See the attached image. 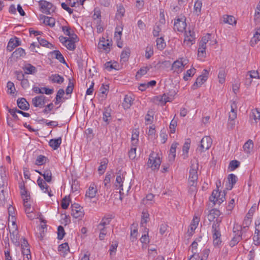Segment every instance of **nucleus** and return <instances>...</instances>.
Returning a JSON list of instances; mask_svg holds the SVG:
<instances>
[{"label":"nucleus","mask_w":260,"mask_h":260,"mask_svg":"<svg viewBox=\"0 0 260 260\" xmlns=\"http://www.w3.org/2000/svg\"><path fill=\"white\" fill-rule=\"evenodd\" d=\"M198 169V164H191L190 169L189 170L188 183L189 186V190L192 192H194L196 190V186L197 184V181L198 178L197 172Z\"/></svg>","instance_id":"1"},{"label":"nucleus","mask_w":260,"mask_h":260,"mask_svg":"<svg viewBox=\"0 0 260 260\" xmlns=\"http://www.w3.org/2000/svg\"><path fill=\"white\" fill-rule=\"evenodd\" d=\"M221 219H216L212 226L213 243L214 246H219L221 243V233L220 231V224Z\"/></svg>","instance_id":"2"},{"label":"nucleus","mask_w":260,"mask_h":260,"mask_svg":"<svg viewBox=\"0 0 260 260\" xmlns=\"http://www.w3.org/2000/svg\"><path fill=\"white\" fill-rule=\"evenodd\" d=\"M161 162L159 154L152 151L149 156L147 166L152 171H157L159 169Z\"/></svg>","instance_id":"3"},{"label":"nucleus","mask_w":260,"mask_h":260,"mask_svg":"<svg viewBox=\"0 0 260 260\" xmlns=\"http://www.w3.org/2000/svg\"><path fill=\"white\" fill-rule=\"evenodd\" d=\"M225 191H219L218 189H215L212 191L211 196L210 197V201L213 203L214 205H220L223 202L225 199Z\"/></svg>","instance_id":"4"},{"label":"nucleus","mask_w":260,"mask_h":260,"mask_svg":"<svg viewBox=\"0 0 260 260\" xmlns=\"http://www.w3.org/2000/svg\"><path fill=\"white\" fill-rule=\"evenodd\" d=\"M186 27V18L184 16L180 15L174 20V29L179 32H183Z\"/></svg>","instance_id":"5"},{"label":"nucleus","mask_w":260,"mask_h":260,"mask_svg":"<svg viewBox=\"0 0 260 260\" xmlns=\"http://www.w3.org/2000/svg\"><path fill=\"white\" fill-rule=\"evenodd\" d=\"M39 6L42 13L50 14L55 10V7L52 3L45 0H41L39 2Z\"/></svg>","instance_id":"6"},{"label":"nucleus","mask_w":260,"mask_h":260,"mask_svg":"<svg viewBox=\"0 0 260 260\" xmlns=\"http://www.w3.org/2000/svg\"><path fill=\"white\" fill-rule=\"evenodd\" d=\"M208 74L209 72L207 70H204L202 75L197 78L196 82L192 85L191 89L195 90L200 87L207 80Z\"/></svg>","instance_id":"7"},{"label":"nucleus","mask_w":260,"mask_h":260,"mask_svg":"<svg viewBox=\"0 0 260 260\" xmlns=\"http://www.w3.org/2000/svg\"><path fill=\"white\" fill-rule=\"evenodd\" d=\"M212 144V140L209 136H206L202 138L201 144L198 150L201 152H204L209 149Z\"/></svg>","instance_id":"8"},{"label":"nucleus","mask_w":260,"mask_h":260,"mask_svg":"<svg viewBox=\"0 0 260 260\" xmlns=\"http://www.w3.org/2000/svg\"><path fill=\"white\" fill-rule=\"evenodd\" d=\"M249 230L248 227L245 226H241L238 224H236L233 227V233L238 232V234L241 235L244 239L247 240L250 237V234H247V232Z\"/></svg>","instance_id":"9"},{"label":"nucleus","mask_w":260,"mask_h":260,"mask_svg":"<svg viewBox=\"0 0 260 260\" xmlns=\"http://www.w3.org/2000/svg\"><path fill=\"white\" fill-rule=\"evenodd\" d=\"M72 212L71 214L73 217L75 218H82L84 216V211L82 207H81L78 204H74L72 205Z\"/></svg>","instance_id":"10"},{"label":"nucleus","mask_w":260,"mask_h":260,"mask_svg":"<svg viewBox=\"0 0 260 260\" xmlns=\"http://www.w3.org/2000/svg\"><path fill=\"white\" fill-rule=\"evenodd\" d=\"M210 250L209 249H204L200 255L199 253H192L188 260H207Z\"/></svg>","instance_id":"11"},{"label":"nucleus","mask_w":260,"mask_h":260,"mask_svg":"<svg viewBox=\"0 0 260 260\" xmlns=\"http://www.w3.org/2000/svg\"><path fill=\"white\" fill-rule=\"evenodd\" d=\"M184 44L190 46L195 42V36L193 31L191 30L186 31L184 34Z\"/></svg>","instance_id":"12"},{"label":"nucleus","mask_w":260,"mask_h":260,"mask_svg":"<svg viewBox=\"0 0 260 260\" xmlns=\"http://www.w3.org/2000/svg\"><path fill=\"white\" fill-rule=\"evenodd\" d=\"M200 220V215H195L188 229V233L189 236L193 234L195 230L198 226Z\"/></svg>","instance_id":"13"},{"label":"nucleus","mask_w":260,"mask_h":260,"mask_svg":"<svg viewBox=\"0 0 260 260\" xmlns=\"http://www.w3.org/2000/svg\"><path fill=\"white\" fill-rule=\"evenodd\" d=\"M45 98L43 95L37 96L32 99V104L35 107L42 108L45 104Z\"/></svg>","instance_id":"14"},{"label":"nucleus","mask_w":260,"mask_h":260,"mask_svg":"<svg viewBox=\"0 0 260 260\" xmlns=\"http://www.w3.org/2000/svg\"><path fill=\"white\" fill-rule=\"evenodd\" d=\"M112 44L109 40H105L104 38H102L99 43L98 47L100 49H103L105 52L108 53L110 51V46Z\"/></svg>","instance_id":"15"},{"label":"nucleus","mask_w":260,"mask_h":260,"mask_svg":"<svg viewBox=\"0 0 260 260\" xmlns=\"http://www.w3.org/2000/svg\"><path fill=\"white\" fill-rule=\"evenodd\" d=\"M8 177L6 169L3 166L0 167V186L8 185Z\"/></svg>","instance_id":"16"},{"label":"nucleus","mask_w":260,"mask_h":260,"mask_svg":"<svg viewBox=\"0 0 260 260\" xmlns=\"http://www.w3.org/2000/svg\"><path fill=\"white\" fill-rule=\"evenodd\" d=\"M46 181H45L41 177H39L37 180V183L41 188V189L44 192H47L49 197L52 196V194H51V191H49V186L46 183Z\"/></svg>","instance_id":"17"},{"label":"nucleus","mask_w":260,"mask_h":260,"mask_svg":"<svg viewBox=\"0 0 260 260\" xmlns=\"http://www.w3.org/2000/svg\"><path fill=\"white\" fill-rule=\"evenodd\" d=\"M184 65L182 61L176 60L172 66V70L177 73H181L184 69Z\"/></svg>","instance_id":"18"},{"label":"nucleus","mask_w":260,"mask_h":260,"mask_svg":"<svg viewBox=\"0 0 260 260\" xmlns=\"http://www.w3.org/2000/svg\"><path fill=\"white\" fill-rule=\"evenodd\" d=\"M221 214V212L219 210L216 209H213L209 211V213L208 215V220L210 221H213L215 218L217 219H221V218H219Z\"/></svg>","instance_id":"19"},{"label":"nucleus","mask_w":260,"mask_h":260,"mask_svg":"<svg viewBox=\"0 0 260 260\" xmlns=\"http://www.w3.org/2000/svg\"><path fill=\"white\" fill-rule=\"evenodd\" d=\"M260 77L257 71L252 70L249 71L246 75V83L251 84V79H259Z\"/></svg>","instance_id":"20"},{"label":"nucleus","mask_w":260,"mask_h":260,"mask_svg":"<svg viewBox=\"0 0 260 260\" xmlns=\"http://www.w3.org/2000/svg\"><path fill=\"white\" fill-rule=\"evenodd\" d=\"M37 172L39 173L41 175L43 176L44 179H45V181H46L48 183L51 182L52 180V173L50 169H47L44 170L43 172H40L39 171L36 170Z\"/></svg>","instance_id":"21"},{"label":"nucleus","mask_w":260,"mask_h":260,"mask_svg":"<svg viewBox=\"0 0 260 260\" xmlns=\"http://www.w3.org/2000/svg\"><path fill=\"white\" fill-rule=\"evenodd\" d=\"M18 107L23 110H27L29 108V104L25 98H19L17 100Z\"/></svg>","instance_id":"22"},{"label":"nucleus","mask_w":260,"mask_h":260,"mask_svg":"<svg viewBox=\"0 0 260 260\" xmlns=\"http://www.w3.org/2000/svg\"><path fill=\"white\" fill-rule=\"evenodd\" d=\"M49 79L52 83H57L58 84L62 83L64 81L63 77L57 74L51 75L49 77Z\"/></svg>","instance_id":"23"},{"label":"nucleus","mask_w":260,"mask_h":260,"mask_svg":"<svg viewBox=\"0 0 260 260\" xmlns=\"http://www.w3.org/2000/svg\"><path fill=\"white\" fill-rule=\"evenodd\" d=\"M124 180V177L122 176L121 174H119L116 176L115 185L117 189H119L120 194H121V191L123 190V182Z\"/></svg>","instance_id":"24"},{"label":"nucleus","mask_w":260,"mask_h":260,"mask_svg":"<svg viewBox=\"0 0 260 260\" xmlns=\"http://www.w3.org/2000/svg\"><path fill=\"white\" fill-rule=\"evenodd\" d=\"M22 69L25 74H35L37 72L36 68L30 63L25 64Z\"/></svg>","instance_id":"25"},{"label":"nucleus","mask_w":260,"mask_h":260,"mask_svg":"<svg viewBox=\"0 0 260 260\" xmlns=\"http://www.w3.org/2000/svg\"><path fill=\"white\" fill-rule=\"evenodd\" d=\"M20 45V42L18 38H15V39H11L8 43L7 46L8 50L11 51H12L15 47L19 46Z\"/></svg>","instance_id":"26"},{"label":"nucleus","mask_w":260,"mask_h":260,"mask_svg":"<svg viewBox=\"0 0 260 260\" xmlns=\"http://www.w3.org/2000/svg\"><path fill=\"white\" fill-rule=\"evenodd\" d=\"M61 142V138L59 137L57 139H51L49 142V145L54 150H56L60 146Z\"/></svg>","instance_id":"27"},{"label":"nucleus","mask_w":260,"mask_h":260,"mask_svg":"<svg viewBox=\"0 0 260 260\" xmlns=\"http://www.w3.org/2000/svg\"><path fill=\"white\" fill-rule=\"evenodd\" d=\"M234 237L230 242V245L231 247H234L237 244L240 240L243 239L241 235L238 234V232L233 233Z\"/></svg>","instance_id":"28"},{"label":"nucleus","mask_w":260,"mask_h":260,"mask_svg":"<svg viewBox=\"0 0 260 260\" xmlns=\"http://www.w3.org/2000/svg\"><path fill=\"white\" fill-rule=\"evenodd\" d=\"M133 103V100L131 96L126 95L122 104V107L125 109H129Z\"/></svg>","instance_id":"29"},{"label":"nucleus","mask_w":260,"mask_h":260,"mask_svg":"<svg viewBox=\"0 0 260 260\" xmlns=\"http://www.w3.org/2000/svg\"><path fill=\"white\" fill-rule=\"evenodd\" d=\"M139 131L138 129H135L132 132L131 141L132 146H137L139 141Z\"/></svg>","instance_id":"30"},{"label":"nucleus","mask_w":260,"mask_h":260,"mask_svg":"<svg viewBox=\"0 0 260 260\" xmlns=\"http://www.w3.org/2000/svg\"><path fill=\"white\" fill-rule=\"evenodd\" d=\"M108 163V160L106 158H104L102 160L100 165L98 168V171L100 174H103L107 167V164Z\"/></svg>","instance_id":"31"},{"label":"nucleus","mask_w":260,"mask_h":260,"mask_svg":"<svg viewBox=\"0 0 260 260\" xmlns=\"http://www.w3.org/2000/svg\"><path fill=\"white\" fill-rule=\"evenodd\" d=\"M243 149L245 152L249 153L253 148V143L251 140H248L243 145Z\"/></svg>","instance_id":"32"},{"label":"nucleus","mask_w":260,"mask_h":260,"mask_svg":"<svg viewBox=\"0 0 260 260\" xmlns=\"http://www.w3.org/2000/svg\"><path fill=\"white\" fill-rule=\"evenodd\" d=\"M154 195L152 193H149L147 194L145 198H144L142 200V203L144 205H151L154 202L153 198Z\"/></svg>","instance_id":"33"},{"label":"nucleus","mask_w":260,"mask_h":260,"mask_svg":"<svg viewBox=\"0 0 260 260\" xmlns=\"http://www.w3.org/2000/svg\"><path fill=\"white\" fill-rule=\"evenodd\" d=\"M10 239L12 242L16 245H19V236L18 231L15 230L12 233L10 232Z\"/></svg>","instance_id":"34"},{"label":"nucleus","mask_w":260,"mask_h":260,"mask_svg":"<svg viewBox=\"0 0 260 260\" xmlns=\"http://www.w3.org/2000/svg\"><path fill=\"white\" fill-rule=\"evenodd\" d=\"M25 55V50L22 48H18L16 50L13 52L12 56L13 57L19 58L21 57L24 56Z\"/></svg>","instance_id":"35"},{"label":"nucleus","mask_w":260,"mask_h":260,"mask_svg":"<svg viewBox=\"0 0 260 260\" xmlns=\"http://www.w3.org/2000/svg\"><path fill=\"white\" fill-rule=\"evenodd\" d=\"M7 189V186H0V201L3 205L7 200L6 198V190Z\"/></svg>","instance_id":"36"},{"label":"nucleus","mask_w":260,"mask_h":260,"mask_svg":"<svg viewBox=\"0 0 260 260\" xmlns=\"http://www.w3.org/2000/svg\"><path fill=\"white\" fill-rule=\"evenodd\" d=\"M156 47L159 50H162L166 46V42L162 37L158 38L156 40Z\"/></svg>","instance_id":"37"},{"label":"nucleus","mask_w":260,"mask_h":260,"mask_svg":"<svg viewBox=\"0 0 260 260\" xmlns=\"http://www.w3.org/2000/svg\"><path fill=\"white\" fill-rule=\"evenodd\" d=\"M228 180L230 185L227 188L231 190L233 187L234 185L236 183L237 177L233 174H231L228 176Z\"/></svg>","instance_id":"38"},{"label":"nucleus","mask_w":260,"mask_h":260,"mask_svg":"<svg viewBox=\"0 0 260 260\" xmlns=\"http://www.w3.org/2000/svg\"><path fill=\"white\" fill-rule=\"evenodd\" d=\"M223 22L231 25H236L237 22L235 17L231 15H224L223 17Z\"/></svg>","instance_id":"39"},{"label":"nucleus","mask_w":260,"mask_h":260,"mask_svg":"<svg viewBox=\"0 0 260 260\" xmlns=\"http://www.w3.org/2000/svg\"><path fill=\"white\" fill-rule=\"evenodd\" d=\"M236 108V105L234 102L231 105V110L229 113V119L232 120H235L237 118V112L235 109Z\"/></svg>","instance_id":"40"},{"label":"nucleus","mask_w":260,"mask_h":260,"mask_svg":"<svg viewBox=\"0 0 260 260\" xmlns=\"http://www.w3.org/2000/svg\"><path fill=\"white\" fill-rule=\"evenodd\" d=\"M23 202L25 212L26 214H29L32 213L34 209L31 208L30 204L28 202V200H27V199H24Z\"/></svg>","instance_id":"41"},{"label":"nucleus","mask_w":260,"mask_h":260,"mask_svg":"<svg viewBox=\"0 0 260 260\" xmlns=\"http://www.w3.org/2000/svg\"><path fill=\"white\" fill-rule=\"evenodd\" d=\"M96 189L93 186H90L86 193V197L89 198H93L95 196Z\"/></svg>","instance_id":"42"},{"label":"nucleus","mask_w":260,"mask_h":260,"mask_svg":"<svg viewBox=\"0 0 260 260\" xmlns=\"http://www.w3.org/2000/svg\"><path fill=\"white\" fill-rule=\"evenodd\" d=\"M58 250L59 252H61L63 253V254H66L68 251H69L70 248L68 243H64L60 244L58 246Z\"/></svg>","instance_id":"43"},{"label":"nucleus","mask_w":260,"mask_h":260,"mask_svg":"<svg viewBox=\"0 0 260 260\" xmlns=\"http://www.w3.org/2000/svg\"><path fill=\"white\" fill-rule=\"evenodd\" d=\"M178 144L174 143L172 144L170 150L169 157L174 159L176 156V150Z\"/></svg>","instance_id":"44"},{"label":"nucleus","mask_w":260,"mask_h":260,"mask_svg":"<svg viewBox=\"0 0 260 260\" xmlns=\"http://www.w3.org/2000/svg\"><path fill=\"white\" fill-rule=\"evenodd\" d=\"M131 53L130 49L126 48L122 51L121 54V60L123 61H126L128 60Z\"/></svg>","instance_id":"45"},{"label":"nucleus","mask_w":260,"mask_h":260,"mask_svg":"<svg viewBox=\"0 0 260 260\" xmlns=\"http://www.w3.org/2000/svg\"><path fill=\"white\" fill-rule=\"evenodd\" d=\"M122 30L123 27L121 26H118L116 27L114 37L115 40H121Z\"/></svg>","instance_id":"46"},{"label":"nucleus","mask_w":260,"mask_h":260,"mask_svg":"<svg viewBox=\"0 0 260 260\" xmlns=\"http://www.w3.org/2000/svg\"><path fill=\"white\" fill-rule=\"evenodd\" d=\"M260 29H258L255 33L254 34L253 38L250 41V44L251 46L255 45L259 41H260V32L258 31Z\"/></svg>","instance_id":"47"},{"label":"nucleus","mask_w":260,"mask_h":260,"mask_svg":"<svg viewBox=\"0 0 260 260\" xmlns=\"http://www.w3.org/2000/svg\"><path fill=\"white\" fill-rule=\"evenodd\" d=\"M43 22L46 25L53 27L55 25V19L52 17L44 16Z\"/></svg>","instance_id":"48"},{"label":"nucleus","mask_w":260,"mask_h":260,"mask_svg":"<svg viewBox=\"0 0 260 260\" xmlns=\"http://www.w3.org/2000/svg\"><path fill=\"white\" fill-rule=\"evenodd\" d=\"M52 54L54 55L55 56V58L58 60L61 63H65V59L59 50H54Z\"/></svg>","instance_id":"49"},{"label":"nucleus","mask_w":260,"mask_h":260,"mask_svg":"<svg viewBox=\"0 0 260 260\" xmlns=\"http://www.w3.org/2000/svg\"><path fill=\"white\" fill-rule=\"evenodd\" d=\"M202 3L201 1H197L194 5V12L197 15H199L201 11Z\"/></svg>","instance_id":"50"},{"label":"nucleus","mask_w":260,"mask_h":260,"mask_svg":"<svg viewBox=\"0 0 260 260\" xmlns=\"http://www.w3.org/2000/svg\"><path fill=\"white\" fill-rule=\"evenodd\" d=\"M250 117L257 122L256 120L260 119V111L258 109L252 110Z\"/></svg>","instance_id":"51"},{"label":"nucleus","mask_w":260,"mask_h":260,"mask_svg":"<svg viewBox=\"0 0 260 260\" xmlns=\"http://www.w3.org/2000/svg\"><path fill=\"white\" fill-rule=\"evenodd\" d=\"M153 48L152 46L149 45L146 47L145 50V57L149 59L153 55Z\"/></svg>","instance_id":"52"},{"label":"nucleus","mask_w":260,"mask_h":260,"mask_svg":"<svg viewBox=\"0 0 260 260\" xmlns=\"http://www.w3.org/2000/svg\"><path fill=\"white\" fill-rule=\"evenodd\" d=\"M190 141L189 140H187L186 141V142L184 143L183 148H182V151L183 152V155H184V158L187 157V154L188 153V150L190 148Z\"/></svg>","instance_id":"53"},{"label":"nucleus","mask_w":260,"mask_h":260,"mask_svg":"<svg viewBox=\"0 0 260 260\" xmlns=\"http://www.w3.org/2000/svg\"><path fill=\"white\" fill-rule=\"evenodd\" d=\"M47 158L44 155H39L36 160V165L40 166L46 163Z\"/></svg>","instance_id":"54"},{"label":"nucleus","mask_w":260,"mask_h":260,"mask_svg":"<svg viewBox=\"0 0 260 260\" xmlns=\"http://www.w3.org/2000/svg\"><path fill=\"white\" fill-rule=\"evenodd\" d=\"M21 251L23 256V258H28L29 259H31V255L29 248H23L21 249Z\"/></svg>","instance_id":"55"},{"label":"nucleus","mask_w":260,"mask_h":260,"mask_svg":"<svg viewBox=\"0 0 260 260\" xmlns=\"http://www.w3.org/2000/svg\"><path fill=\"white\" fill-rule=\"evenodd\" d=\"M19 187L21 189V194L23 200H24V199H27V200H29L30 199V196L27 193V191L25 189L24 184L20 185Z\"/></svg>","instance_id":"56"},{"label":"nucleus","mask_w":260,"mask_h":260,"mask_svg":"<svg viewBox=\"0 0 260 260\" xmlns=\"http://www.w3.org/2000/svg\"><path fill=\"white\" fill-rule=\"evenodd\" d=\"M195 73H196V69L194 68L188 70L186 71V73L184 74V76L183 77V79L185 81H187L188 79V78L190 77L193 76Z\"/></svg>","instance_id":"57"},{"label":"nucleus","mask_w":260,"mask_h":260,"mask_svg":"<svg viewBox=\"0 0 260 260\" xmlns=\"http://www.w3.org/2000/svg\"><path fill=\"white\" fill-rule=\"evenodd\" d=\"M111 177H112L111 173H110L109 172H108L105 176V178L104 180V183L105 186L107 189L109 188L110 186V183Z\"/></svg>","instance_id":"58"},{"label":"nucleus","mask_w":260,"mask_h":260,"mask_svg":"<svg viewBox=\"0 0 260 260\" xmlns=\"http://www.w3.org/2000/svg\"><path fill=\"white\" fill-rule=\"evenodd\" d=\"M38 40L39 41V44L42 46L46 47L47 48H51L53 47V45L49 43L47 40L42 39L40 38H38Z\"/></svg>","instance_id":"59"},{"label":"nucleus","mask_w":260,"mask_h":260,"mask_svg":"<svg viewBox=\"0 0 260 260\" xmlns=\"http://www.w3.org/2000/svg\"><path fill=\"white\" fill-rule=\"evenodd\" d=\"M254 20L256 23H258L260 21V2L256 7Z\"/></svg>","instance_id":"60"},{"label":"nucleus","mask_w":260,"mask_h":260,"mask_svg":"<svg viewBox=\"0 0 260 260\" xmlns=\"http://www.w3.org/2000/svg\"><path fill=\"white\" fill-rule=\"evenodd\" d=\"M198 56L200 59L206 57V49L204 47L199 46L198 50Z\"/></svg>","instance_id":"61"},{"label":"nucleus","mask_w":260,"mask_h":260,"mask_svg":"<svg viewBox=\"0 0 260 260\" xmlns=\"http://www.w3.org/2000/svg\"><path fill=\"white\" fill-rule=\"evenodd\" d=\"M65 235V232L63 228L60 225L57 229V238L59 240H61L63 238Z\"/></svg>","instance_id":"62"},{"label":"nucleus","mask_w":260,"mask_h":260,"mask_svg":"<svg viewBox=\"0 0 260 260\" xmlns=\"http://www.w3.org/2000/svg\"><path fill=\"white\" fill-rule=\"evenodd\" d=\"M136 146H132L128 152V156L131 159H134L136 157Z\"/></svg>","instance_id":"63"},{"label":"nucleus","mask_w":260,"mask_h":260,"mask_svg":"<svg viewBox=\"0 0 260 260\" xmlns=\"http://www.w3.org/2000/svg\"><path fill=\"white\" fill-rule=\"evenodd\" d=\"M70 204L69 198L65 197L61 201V207L63 209H66L68 208Z\"/></svg>","instance_id":"64"}]
</instances>
